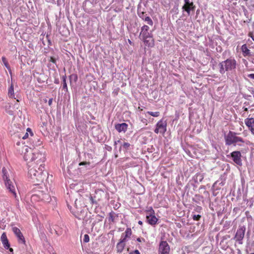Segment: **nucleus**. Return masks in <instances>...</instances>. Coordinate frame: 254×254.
Segmentation results:
<instances>
[{
  "label": "nucleus",
  "mask_w": 254,
  "mask_h": 254,
  "mask_svg": "<svg viewBox=\"0 0 254 254\" xmlns=\"http://www.w3.org/2000/svg\"><path fill=\"white\" fill-rule=\"evenodd\" d=\"M19 151L27 162L29 178L33 182H43L46 177V173L44 172L46 157L43 147L40 150H37L24 145L19 149Z\"/></svg>",
  "instance_id": "f257e3e1"
},
{
  "label": "nucleus",
  "mask_w": 254,
  "mask_h": 254,
  "mask_svg": "<svg viewBox=\"0 0 254 254\" xmlns=\"http://www.w3.org/2000/svg\"><path fill=\"white\" fill-rule=\"evenodd\" d=\"M220 72L223 74L226 71H230L236 68V62L234 59H228L222 62L219 64Z\"/></svg>",
  "instance_id": "f03ea898"
},
{
  "label": "nucleus",
  "mask_w": 254,
  "mask_h": 254,
  "mask_svg": "<svg viewBox=\"0 0 254 254\" xmlns=\"http://www.w3.org/2000/svg\"><path fill=\"white\" fill-rule=\"evenodd\" d=\"M3 179L5 182V185L7 189L13 194L15 197H16L15 191L16 184L14 181L10 180L7 174L6 170L5 168L2 169Z\"/></svg>",
  "instance_id": "7ed1b4c3"
},
{
  "label": "nucleus",
  "mask_w": 254,
  "mask_h": 254,
  "mask_svg": "<svg viewBox=\"0 0 254 254\" xmlns=\"http://www.w3.org/2000/svg\"><path fill=\"white\" fill-rule=\"evenodd\" d=\"M226 144L230 145L233 143L239 142H244L243 139L236 135L235 132L230 131L225 137Z\"/></svg>",
  "instance_id": "20e7f679"
},
{
  "label": "nucleus",
  "mask_w": 254,
  "mask_h": 254,
  "mask_svg": "<svg viewBox=\"0 0 254 254\" xmlns=\"http://www.w3.org/2000/svg\"><path fill=\"white\" fill-rule=\"evenodd\" d=\"M167 124L163 120L159 121L156 125V128L154 130L156 133H161L162 134L166 131Z\"/></svg>",
  "instance_id": "39448f33"
},
{
  "label": "nucleus",
  "mask_w": 254,
  "mask_h": 254,
  "mask_svg": "<svg viewBox=\"0 0 254 254\" xmlns=\"http://www.w3.org/2000/svg\"><path fill=\"white\" fill-rule=\"evenodd\" d=\"M159 254H169L170 246L166 241H161L159 247Z\"/></svg>",
  "instance_id": "423d86ee"
},
{
  "label": "nucleus",
  "mask_w": 254,
  "mask_h": 254,
  "mask_svg": "<svg viewBox=\"0 0 254 254\" xmlns=\"http://www.w3.org/2000/svg\"><path fill=\"white\" fill-rule=\"evenodd\" d=\"M231 156L232 158L233 161L239 166L242 165L241 159V153L240 151H233L231 153Z\"/></svg>",
  "instance_id": "0eeeda50"
},
{
  "label": "nucleus",
  "mask_w": 254,
  "mask_h": 254,
  "mask_svg": "<svg viewBox=\"0 0 254 254\" xmlns=\"http://www.w3.org/2000/svg\"><path fill=\"white\" fill-rule=\"evenodd\" d=\"M185 4L183 6V9L187 11L188 15L190 14L191 9H193L194 6L192 2H190V0H184Z\"/></svg>",
  "instance_id": "6e6552de"
},
{
  "label": "nucleus",
  "mask_w": 254,
  "mask_h": 254,
  "mask_svg": "<svg viewBox=\"0 0 254 254\" xmlns=\"http://www.w3.org/2000/svg\"><path fill=\"white\" fill-rule=\"evenodd\" d=\"M12 231L18 238L19 242L24 244L25 242V239L20 230L18 228L14 227L12 228Z\"/></svg>",
  "instance_id": "1a4fd4ad"
},
{
  "label": "nucleus",
  "mask_w": 254,
  "mask_h": 254,
  "mask_svg": "<svg viewBox=\"0 0 254 254\" xmlns=\"http://www.w3.org/2000/svg\"><path fill=\"white\" fill-rule=\"evenodd\" d=\"M146 219L148 223L151 225H155L158 221V219L155 216V214H147Z\"/></svg>",
  "instance_id": "9d476101"
},
{
  "label": "nucleus",
  "mask_w": 254,
  "mask_h": 254,
  "mask_svg": "<svg viewBox=\"0 0 254 254\" xmlns=\"http://www.w3.org/2000/svg\"><path fill=\"white\" fill-rule=\"evenodd\" d=\"M245 232V228L241 227L239 228L236 232L235 237L238 241H241L244 238Z\"/></svg>",
  "instance_id": "9b49d317"
},
{
  "label": "nucleus",
  "mask_w": 254,
  "mask_h": 254,
  "mask_svg": "<svg viewBox=\"0 0 254 254\" xmlns=\"http://www.w3.org/2000/svg\"><path fill=\"white\" fill-rule=\"evenodd\" d=\"M127 125L126 123L118 124L115 125L116 129L119 132H125L127 129Z\"/></svg>",
  "instance_id": "f8f14e48"
},
{
  "label": "nucleus",
  "mask_w": 254,
  "mask_h": 254,
  "mask_svg": "<svg viewBox=\"0 0 254 254\" xmlns=\"http://www.w3.org/2000/svg\"><path fill=\"white\" fill-rule=\"evenodd\" d=\"M143 40L146 46L150 47L154 46V40L149 35L143 36Z\"/></svg>",
  "instance_id": "ddd939ff"
},
{
  "label": "nucleus",
  "mask_w": 254,
  "mask_h": 254,
  "mask_svg": "<svg viewBox=\"0 0 254 254\" xmlns=\"http://www.w3.org/2000/svg\"><path fill=\"white\" fill-rule=\"evenodd\" d=\"M1 241L2 242V243L6 249H8L9 248L10 245L9 244L8 240L7 239L6 234L5 233H2V234L1 236Z\"/></svg>",
  "instance_id": "4468645a"
},
{
  "label": "nucleus",
  "mask_w": 254,
  "mask_h": 254,
  "mask_svg": "<svg viewBox=\"0 0 254 254\" xmlns=\"http://www.w3.org/2000/svg\"><path fill=\"white\" fill-rule=\"evenodd\" d=\"M132 234L131 230L130 228H128L125 231V234L122 236L121 240L126 242L128 240V238H130Z\"/></svg>",
  "instance_id": "2eb2a0df"
},
{
  "label": "nucleus",
  "mask_w": 254,
  "mask_h": 254,
  "mask_svg": "<svg viewBox=\"0 0 254 254\" xmlns=\"http://www.w3.org/2000/svg\"><path fill=\"white\" fill-rule=\"evenodd\" d=\"M125 242L121 240L117 244L116 248L118 253H121L123 251L125 247Z\"/></svg>",
  "instance_id": "dca6fc26"
},
{
  "label": "nucleus",
  "mask_w": 254,
  "mask_h": 254,
  "mask_svg": "<svg viewBox=\"0 0 254 254\" xmlns=\"http://www.w3.org/2000/svg\"><path fill=\"white\" fill-rule=\"evenodd\" d=\"M245 123L249 129L254 127V119L253 118L246 119L245 121Z\"/></svg>",
  "instance_id": "f3484780"
},
{
  "label": "nucleus",
  "mask_w": 254,
  "mask_h": 254,
  "mask_svg": "<svg viewBox=\"0 0 254 254\" xmlns=\"http://www.w3.org/2000/svg\"><path fill=\"white\" fill-rule=\"evenodd\" d=\"M41 197L42 200L46 202H49L52 200V198L49 194L46 193H41Z\"/></svg>",
  "instance_id": "a211bd4d"
},
{
  "label": "nucleus",
  "mask_w": 254,
  "mask_h": 254,
  "mask_svg": "<svg viewBox=\"0 0 254 254\" xmlns=\"http://www.w3.org/2000/svg\"><path fill=\"white\" fill-rule=\"evenodd\" d=\"M149 30V27L147 25H144L141 28V31L140 32V35H142V37L149 35V34L148 32Z\"/></svg>",
  "instance_id": "6ab92c4d"
},
{
  "label": "nucleus",
  "mask_w": 254,
  "mask_h": 254,
  "mask_svg": "<svg viewBox=\"0 0 254 254\" xmlns=\"http://www.w3.org/2000/svg\"><path fill=\"white\" fill-rule=\"evenodd\" d=\"M241 49L244 56H249L250 55V51L247 48L246 44L242 45Z\"/></svg>",
  "instance_id": "aec40b11"
},
{
  "label": "nucleus",
  "mask_w": 254,
  "mask_h": 254,
  "mask_svg": "<svg viewBox=\"0 0 254 254\" xmlns=\"http://www.w3.org/2000/svg\"><path fill=\"white\" fill-rule=\"evenodd\" d=\"M8 95L9 97L11 98H14L15 95H14V88L13 85L11 84L9 88H8Z\"/></svg>",
  "instance_id": "412c9836"
},
{
  "label": "nucleus",
  "mask_w": 254,
  "mask_h": 254,
  "mask_svg": "<svg viewBox=\"0 0 254 254\" xmlns=\"http://www.w3.org/2000/svg\"><path fill=\"white\" fill-rule=\"evenodd\" d=\"M26 131H27L26 132L22 137V138L23 139H25L28 138L29 135L31 136H32L33 135V132L30 128H29V127L27 128L26 129Z\"/></svg>",
  "instance_id": "4be33fe9"
},
{
  "label": "nucleus",
  "mask_w": 254,
  "mask_h": 254,
  "mask_svg": "<svg viewBox=\"0 0 254 254\" xmlns=\"http://www.w3.org/2000/svg\"><path fill=\"white\" fill-rule=\"evenodd\" d=\"M42 144V142L39 138H37L35 139L33 142V146L34 147H38V146H41Z\"/></svg>",
  "instance_id": "5701e85b"
},
{
  "label": "nucleus",
  "mask_w": 254,
  "mask_h": 254,
  "mask_svg": "<svg viewBox=\"0 0 254 254\" xmlns=\"http://www.w3.org/2000/svg\"><path fill=\"white\" fill-rule=\"evenodd\" d=\"M144 20L146 22H147V23L150 25L152 26L153 24V22L152 20L149 16L146 17L144 18Z\"/></svg>",
  "instance_id": "b1692460"
},
{
  "label": "nucleus",
  "mask_w": 254,
  "mask_h": 254,
  "mask_svg": "<svg viewBox=\"0 0 254 254\" xmlns=\"http://www.w3.org/2000/svg\"><path fill=\"white\" fill-rule=\"evenodd\" d=\"M2 61L4 65L5 66V67L10 71V67L8 65V64L6 60V59L5 57H2Z\"/></svg>",
  "instance_id": "393cba45"
},
{
  "label": "nucleus",
  "mask_w": 254,
  "mask_h": 254,
  "mask_svg": "<svg viewBox=\"0 0 254 254\" xmlns=\"http://www.w3.org/2000/svg\"><path fill=\"white\" fill-rule=\"evenodd\" d=\"M147 113L153 117H158L160 115V113L159 112H147Z\"/></svg>",
  "instance_id": "a878e982"
},
{
  "label": "nucleus",
  "mask_w": 254,
  "mask_h": 254,
  "mask_svg": "<svg viewBox=\"0 0 254 254\" xmlns=\"http://www.w3.org/2000/svg\"><path fill=\"white\" fill-rule=\"evenodd\" d=\"M70 81H73L74 82H76L77 80V76L76 74H71L70 76Z\"/></svg>",
  "instance_id": "bb28decb"
},
{
  "label": "nucleus",
  "mask_w": 254,
  "mask_h": 254,
  "mask_svg": "<svg viewBox=\"0 0 254 254\" xmlns=\"http://www.w3.org/2000/svg\"><path fill=\"white\" fill-rule=\"evenodd\" d=\"M63 88L66 91L67 90V84L66 83L65 77H64L63 78Z\"/></svg>",
  "instance_id": "cd10ccee"
},
{
  "label": "nucleus",
  "mask_w": 254,
  "mask_h": 254,
  "mask_svg": "<svg viewBox=\"0 0 254 254\" xmlns=\"http://www.w3.org/2000/svg\"><path fill=\"white\" fill-rule=\"evenodd\" d=\"M130 146V144L127 142H125L122 145V147L126 150Z\"/></svg>",
  "instance_id": "c85d7f7f"
},
{
  "label": "nucleus",
  "mask_w": 254,
  "mask_h": 254,
  "mask_svg": "<svg viewBox=\"0 0 254 254\" xmlns=\"http://www.w3.org/2000/svg\"><path fill=\"white\" fill-rule=\"evenodd\" d=\"M83 241L85 243H87L89 241V237L88 235L85 234L84 236Z\"/></svg>",
  "instance_id": "c756f323"
},
{
  "label": "nucleus",
  "mask_w": 254,
  "mask_h": 254,
  "mask_svg": "<svg viewBox=\"0 0 254 254\" xmlns=\"http://www.w3.org/2000/svg\"><path fill=\"white\" fill-rule=\"evenodd\" d=\"M147 214H155V212L154 210L152 209V207H150L147 210Z\"/></svg>",
  "instance_id": "7c9ffc66"
},
{
  "label": "nucleus",
  "mask_w": 254,
  "mask_h": 254,
  "mask_svg": "<svg viewBox=\"0 0 254 254\" xmlns=\"http://www.w3.org/2000/svg\"><path fill=\"white\" fill-rule=\"evenodd\" d=\"M200 217L199 215H194L193 216V219L194 220H198Z\"/></svg>",
  "instance_id": "2f4dec72"
},
{
  "label": "nucleus",
  "mask_w": 254,
  "mask_h": 254,
  "mask_svg": "<svg viewBox=\"0 0 254 254\" xmlns=\"http://www.w3.org/2000/svg\"><path fill=\"white\" fill-rule=\"evenodd\" d=\"M129 254H140L138 250H136L133 252H130Z\"/></svg>",
  "instance_id": "473e14b6"
},
{
  "label": "nucleus",
  "mask_w": 254,
  "mask_h": 254,
  "mask_svg": "<svg viewBox=\"0 0 254 254\" xmlns=\"http://www.w3.org/2000/svg\"><path fill=\"white\" fill-rule=\"evenodd\" d=\"M86 164L89 165L90 163L89 162H80L79 164V166H81V165H86Z\"/></svg>",
  "instance_id": "72a5a7b5"
},
{
  "label": "nucleus",
  "mask_w": 254,
  "mask_h": 254,
  "mask_svg": "<svg viewBox=\"0 0 254 254\" xmlns=\"http://www.w3.org/2000/svg\"><path fill=\"white\" fill-rule=\"evenodd\" d=\"M248 77L254 80V73H251L248 74Z\"/></svg>",
  "instance_id": "f704fd0d"
},
{
  "label": "nucleus",
  "mask_w": 254,
  "mask_h": 254,
  "mask_svg": "<svg viewBox=\"0 0 254 254\" xmlns=\"http://www.w3.org/2000/svg\"><path fill=\"white\" fill-rule=\"evenodd\" d=\"M52 102H53V99L50 98L48 101V104L49 106H51L52 105Z\"/></svg>",
  "instance_id": "c9c22d12"
},
{
  "label": "nucleus",
  "mask_w": 254,
  "mask_h": 254,
  "mask_svg": "<svg viewBox=\"0 0 254 254\" xmlns=\"http://www.w3.org/2000/svg\"><path fill=\"white\" fill-rule=\"evenodd\" d=\"M249 129L251 130L252 133L254 135V127Z\"/></svg>",
  "instance_id": "e433bc0d"
},
{
  "label": "nucleus",
  "mask_w": 254,
  "mask_h": 254,
  "mask_svg": "<svg viewBox=\"0 0 254 254\" xmlns=\"http://www.w3.org/2000/svg\"><path fill=\"white\" fill-rule=\"evenodd\" d=\"M249 36L252 38V39L254 41V35H253L252 33H250Z\"/></svg>",
  "instance_id": "4c0bfd02"
},
{
  "label": "nucleus",
  "mask_w": 254,
  "mask_h": 254,
  "mask_svg": "<svg viewBox=\"0 0 254 254\" xmlns=\"http://www.w3.org/2000/svg\"><path fill=\"white\" fill-rule=\"evenodd\" d=\"M50 61H51L53 63H55V60H54V59L53 58H51Z\"/></svg>",
  "instance_id": "58836bf2"
},
{
  "label": "nucleus",
  "mask_w": 254,
  "mask_h": 254,
  "mask_svg": "<svg viewBox=\"0 0 254 254\" xmlns=\"http://www.w3.org/2000/svg\"><path fill=\"white\" fill-rule=\"evenodd\" d=\"M138 224H140V225H142V222L141 221H138Z\"/></svg>",
  "instance_id": "ea45409f"
},
{
  "label": "nucleus",
  "mask_w": 254,
  "mask_h": 254,
  "mask_svg": "<svg viewBox=\"0 0 254 254\" xmlns=\"http://www.w3.org/2000/svg\"><path fill=\"white\" fill-rule=\"evenodd\" d=\"M137 241L138 242H141V239H140V238H137Z\"/></svg>",
  "instance_id": "a19ab883"
},
{
  "label": "nucleus",
  "mask_w": 254,
  "mask_h": 254,
  "mask_svg": "<svg viewBox=\"0 0 254 254\" xmlns=\"http://www.w3.org/2000/svg\"><path fill=\"white\" fill-rule=\"evenodd\" d=\"M128 43H129L130 44H131V41H130L129 39H128Z\"/></svg>",
  "instance_id": "79ce46f5"
},
{
  "label": "nucleus",
  "mask_w": 254,
  "mask_h": 254,
  "mask_svg": "<svg viewBox=\"0 0 254 254\" xmlns=\"http://www.w3.org/2000/svg\"><path fill=\"white\" fill-rule=\"evenodd\" d=\"M35 196H36V195H33L32 196V198H33V199H34V197H35Z\"/></svg>",
  "instance_id": "37998d69"
},
{
  "label": "nucleus",
  "mask_w": 254,
  "mask_h": 254,
  "mask_svg": "<svg viewBox=\"0 0 254 254\" xmlns=\"http://www.w3.org/2000/svg\"><path fill=\"white\" fill-rule=\"evenodd\" d=\"M9 250H10V252H12L13 251V250L11 248L9 249Z\"/></svg>",
  "instance_id": "c03bdc74"
}]
</instances>
